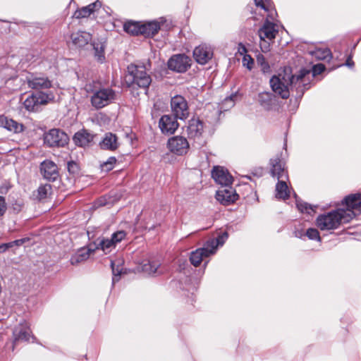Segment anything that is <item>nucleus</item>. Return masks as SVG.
<instances>
[{
  "label": "nucleus",
  "mask_w": 361,
  "mask_h": 361,
  "mask_svg": "<svg viewBox=\"0 0 361 361\" xmlns=\"http://www.w3.org/2000/svg\"><path fill=\"white\" fill-rule=\"evenodd\" d=\"M91 250L82 247L78 250L73 255H72L70 262L72 265H77L87 260L90 255Z\"/></svg>",
  "instance_id": "28"
},
{
  "label": "nucleus",
  "mask_w": 361,
  "mask_h": 361,
  "mask_svg": "<svg viewBox=\"0 0 361 361\" xmlns=\"http://www.w3.org/2000/svg\"><path fill=\"white\" fill-rule=\"evenodd\" d=\"M141 28L142 24H140L138 22L129 21L123 25L124 30L133 35H141Z\"/></svg>",
  "instance_id": "34"
},
{
  "label": "nucleus",
  "mask_w": 361,
  "mask_h": 361,
  "mask_svg": "<svg viewBox=\"0 0 361 361\" xmlns=\"http://www.w3.org/2000/svg\"><path fill=\"white\" fill-rule=\"evenodd\" d=\"M345 65L346 66L349 67V68H352V67H353V66H354V62H353V61L352 60V58H351V56H350L348 57V59H347V60H346V61H345Z\"/></svg>",
  "instance_id": "53"
},
{
  "label": "nucleus",
  "mask_w": 361,
  "mask_h": 361,
  "mask_svg": "<svg viewBox=\"0 0 361 361\" xmlns=\"http://www.w3.org/2000/svg\"><path fill=\"white\" fill-rule=\"evenodd\" d=\"M151 66L149 60L141 64L129 65L127 68L128 74L126 77L128 85L133 87L137 85L143 89L148 88L152 82V78L147 71H150Z\"/></svg>",
  "instance_id": "3"
},
{
  "label": "nucleus",
  "mask_w": 361,
  "mask_h": 361,
  "mask_svg": "<svg viewBox=\"0 0 361 361\" xmlns=\"http://www.w3.org/2000/svg\"><path fill=\"white\" fill-rule=\"evenodd\" d=\"M71 39L74 46L82 48L92 40V35L85 31H78L71 34Z\"/></svg>",
  "instance_id": "18"
},
{
  "label": "nucleus",
  "mask_w": 361,
  "mask_h": 361,
  "mask_svg": "<svg viewBox=\"0 0 361 361\" xmlns=\"http://www.w3.org/2000/svg\"><path fill=\"white\" fill-rule=\"evenodd\" d=\"M295 198H297L296 195L295 194ZM296 206L298 210L302 213H307L308 214H312V213H314V209L316 208V206H312L311 204H309L307 202L298 200L296 199Z\"/></svg>",
  "instance_id": "38"
},
{
  "label": "nucleus",
  "mask_w": 361,
  "mask_h": 361,
  "mask_svg": "<svg viewBox=\"0 0 361 361\" xmlns=\"http://www.w3.org/2000/svg\"><path fill=\"white\" fill-rule=\"evenodd\" d=\"M213 56V51L210 47L205 44L200 45L193 51V56L195 61L201 64H206Z\"/></svg>",
  "instance_id": "15"
},
{
  "label": "nucleus",
  "mask_w": 361,
  "mask_h": 361,
  "mask_svg": "<svg viewBox=\"0 0 361 361\" xmlns=\"http://www.w3.org/2000/svg\"><path fill=\"white\" fill-rule=\"evenodd\" d=\"M141 35L149 37L154 36L160 30V25L157 21L142 24Z\"/></svg>",
  "instance_id": "30"
},
{
  "label": "nucleus",
  "mask_w": 361,
  "mask_h": 361,
  "mask_svg": "<svg viewBox=\"0 0 361 361\" xmlns=\"http://www.w3.org/2000/svg\"><path fill=\"white\" fill-rule=\"evenodd\" d=\"M212 176L216 183L228 187L233 183V177L227 169L222 166H214L212 171Z\"/></svg>",
  "instance_id": "10"
},
{
  "label": "nucleus",
  "mask_w": 361,
  "mask_h": 361,
  "mask_svg": "<svg viewBox=\"0 0 361 361\" xmlns=\"http://www.w3.org/2000/svg\"><path fill=\"white\" fill-rule=\"evenodd\" d=\"M68 141V135L59 129H51L44 136V142L49 147H63Z\"/></svg>",
  "instance_id": "5"
},
{
  "label": "nucleus",
  "mask_w": 361,
  "mask_h": 361,
  "mask_svg": "<svg viewBox=\"0 0 361 361\" xmlns=\"http://www.w3.org/2000/svg\"><path fill=\"white\" fill-rule=\"evenodd\" d=\"M210 252H212L211 249L205 243L203 247L198 248L195 251L191 252L190 257L191 264L195 267H198L201 264L204 257L214 255V253H210Z\"/></svg>",
  "instance_id": "16"
},
{
  "label": "nucleus",
  "mask_w": 361,
  "mask_h": 361,
  "mask_svg": "<svg viewBox=\"0 0 361 361\" xmlns=\"http://www.w3.org/2000/svg\"><path fill=\"white\" fill-rule=\"evenodd\" d=\"M100 147L103 149L114 151L118 147V138L115 134L106 133L102 140L99 142Z\"/></svg>",
  "instance_id": "24"
},
{
  "label": "nucleus",
  "mask_w": 361,
  "mask_h": 361,
  "mask_svg": "<svg viewBox=\"0 0 361 361\" xmlns=\"http://www.w3.org/2000/svg\"><path fill=\"white\" fill-rule=\"evenodd\" d=\"M116 247L111 238H102L100 240L97 248H100L105 254L109 253Z\"/></svg>",
  "instance_id": "35"
},
{
  "label": "nucleus",
  "mask_w": 361,
  "mask_h": 361,
  "mask_svg": "<svg viewBox=\"0 0 361 361\" xmlns=\"http://www.w3.org/2000/svg\"><path fill=\"white\" fill-rule=\"evenodd\" d=\"M356 214L350 210L338 208L317 216V226L322 231L334 230L342 224L350 222Z\"/></svg>",
  "instance_id": "2"
},
{
  "label": "nucleus",
  "mask_w": 361,
  "mask_h": 361,
  "mask_svg": "<svg viewBox=\"0 0 361 361\" xmlns=\"http://www.w3.org/2000/svg\"><path fill=\"white\" fill-rule=\"evenodd\" d=\"M310 71L301 69L298 74L293 75L290 68H285L278 75H274L270 80L272 90L283 99L290 96V90H295L297 97H302L305 91L310 87Z\"/></svg>",
  "instance_id": "1"
},
{
  "label": "nucleus",
  "mask_w": 361,
  "mask_h": 361,
  "mask_svg": "<svg viewBox=\"0 0 361 361\" xmlns=\"http://www.w3.org/2000/svg\"><path fill=\"white\" fill-rule=\"evenodd\" d=\"M117 99L115 90L111 87H100L92 91L90 96L91 105L96 109H101L112 103Z\"/></svg>",
  "instance_id": "4"
},
{
  "label": "nucleus",
  "mask_w": 361,
  "mask_h": 361,
  "mask_svg": "<svg viewBox=\"0 0 361 361\" xmlns=\"http://www.w3.org/2000/svg\"><path fill=\"white\" fill-rule=\"evenodd\" d=\"M6 210V205L4 197L0 196V216H2Z\"/></svg>",
  "instance_id": "50"
},
{
  "label": "nucleus",
  "mask_w": 361,
  "mask_h": 361,
  "mask_svg": "<svg viewBox=\"0 0 361 361\" xmlns=\"http://www.w3.org/2000/svg\"><path fill=\"white\" fill-rule=\"evenodd\" d=\"M106 204H107V202L106 201L105 198L99 199L97 201V204L99 206H104Z\"/></svg>",
  "instance_id": "54"
},
{
  "label": "nucleus",
  "mask_w": 361,
  "mask_h": 361,
  "mask_svg": "<svg viewBox=\"0 0 361 361\" xmlns=\"http://www.w3.org/2000/svg\"><path fill=\"white\" fill-rule=\"evenodd\" d=\"M271 162V175L277 179H288L287 171L285 170L284 164L279 158L272 159Z\"/></svg>",
  "instance_id": "17"
},
{
  "label": "nucleus",
  "mask_w": 361,
  "mask_h": 361,
  "mask_svg": "<svg viewBox=\"0 0 361 361\" xmlns=\"http://www.w3.org/2000/svg\"><path fill=\"white\" fill-rule=\"evenodd\" d=\"M168 147L171 152L183 155L188 152L189 143L184 137L174 136L169 140Z\"/></svg>",
  "instance_id": "9"
},
{
  "label": "nucleus",
  "mask_w": 361,
  "mask_h": 361,
  "mask_svg": "<svg viewBox=\"0 0 361 361\" xmlns=\"http://www.w3.org/2000/svg\"><path fill=\"white\" fill-rule=\"evenodd\" d=\"M228 238L226 231L222 232L216 238H212L206 242L207 246L211 249L210 253H215L219 245H223Z\"/></svg>",
  "instance_id": "29"
},
{
  "label": "nucleus",
  "mask_w": 361,
  "mask_h": 361,
  "mask_svg": "<svg viewBox=\"0 0 361 361\" xmlns=\"http://www.w3.org/2000/svg\"><path fill=\"white\" fill-rule=\"evenodd\" d=\"M116 163V159L114 157H109L106 161L101 164L102 171H109L112 170Z\"/></svg>",
  "instance_id": "41"
},
{
  "label": "nucleus",
  "mask_w": 361,
  "mask_h": 361,
  "mask_svg": "<svg viewBox=\"0 0 361 361\" xmlns=\"http://www.w3.org/2000/svg\"><path fill=\"white\" fill-rule=\"evenodd\" d=\"M257 62L262 67L264 73L269 70V63L266 61L264 56L262 54H258L257 56Z\"/></svg>",
  "instance_id": "44"
},
{
  "label": "nucleus",
  "mask_w": 361,
  "mask_h": 361,
  "mask_svg": "<svg viewBox=\"0 0 361 361\" xmlns=\"http://www.w3.org/2000/svg\"><path fill=\"white\" fill-rule=\"evenodd\" d=\"M325 70V66L324 64L318 63L317 65H314L312 67V76H315L317 75L321 74Z\"/></svg>",
  "instance_id": "46"
},
{
  "label": "nucleus",
  "mask_w": 361,
  "mask_h": 361,
  "mask_svg": "<svg viewBox=\"0 0 361 361\" xmlns=\"http://www.w3.org/2000/svg\"><path fill=\"white\" fill-rule=\"evenodd\" d=\"M243 66L246 67L249 71L253 68L254 59L249 54H245L243 58Z\"/></svg>",
  "instance_id": "45"
},
{
  "label": "nucleus",
  "mask_w": 361,
  "mask_h": 361,
  "mask_svg": "<svg viewBox=\"0 0 361 361\" xmlns=\"http://www.w3.org/2000/svg\"><path fill=\"white\" fill-rule=\"evenodd\" d=\"M273 94L271 92H264L258 94V102L260 105L265 109H271L273 102Z\"/></svg>",
  "instance_id": "32"
},
{
  "label": "nucleus",
  "mask_w": 361,
  "mask_h": 361,
  "mask_svg": "<svg viewBox=\"0 0 361 361\" xmlns=\"http://www.w3.org/2000/svg\"><path fill=\"white\" fill-rule=\"evenodd\" d=\"M242 49L243 51H246V48L244 46H242Z\"/></svg>",
  "instance_id": "56"
},
{
  "label": "nucleus",
  "mask_w": 361,
  "mask_h": 361,
  "mask_svg": "<svg viewBox=\"0 0 361 361\" xmlns=\"http://www.w3.org/2000/svg\"><path fill=\"white\" fill-rule=\"evenodd\" d=\"M278 33L276 24L266 19L262 26L258 30V35L260 40L268 39L272 41L275 39Z\"/></svg>",
  "instance_id": "13"
},
{
  "label": "nucleus",
  "mask_w": 361,
  "mask_h": 361,
  "mask_svg": "<svg viewBox=\"0 0 361 361\" xmlns=\"http://www.w3.org/2000/svg\"><path fill=\"white\" fill-rule=\"evenodd\" d=\"M255 5L257 7H260L264 9L265 11L268 12L267 17L266 19L274 20L275 16H276V12L272 9V4L271 0H254Z\"/></svg>",
  "instance_id": "31"
},
{
  "label": "nucleus",
  "mask_w": 361,
  "mask_h": 361,
  "mask_svg": "<svg viewBox=\"0 0 361 361\" xmlns=\"http://www.w3.org/2000/svg\"><path fill=\"white\" fill-rule=\"evenodd\" d=\"M171 106L176 116L180 120H184L189 116V109L186 99L181 95H176L171 98Z\"/></svg>",
  "instance_id": "7"
},
{
  "label": "nucleus",
  "mask_w": 361,
  "mask_h": 361,
  "mask_svg": "<svg viewBox=\"0 0 361 361\" xmlns=\"http://www.w3.org/2000/svg\"><path fill=\"white\" fill-rule=\"evenodd\" d=\"M75 166H76V164L74 162H68V169L69 171H71L72 169H73V167H75Z\"/></svg>",
  "instance_id": "55"
},
{
  "label": "nucleus",
  "mask_w": 361,
  "mask_h": 361,
  "mask_svg": "<svg viewBox=\"0 0 361 361\" xmlns=\"http://www.w3.org/2000/svg\"><path fill=\"white\" fill-rule=\"evenodd\" d=\"M34 95L36 97L39 105L46 104L49 101L54 99L52 94L44 93L43 92H39L34 94Z\"/></svg>",
  "instance_id": "40"
},
{
  "label": "nucleus",
  "mask_w": 361,
  "mask_h": 361,
  "mask_svg": "<svg viewBox=\"0 0 361 361\" xmlns=\"http://www.w3.org/2000/svg\"><path fill=\"white\" fill-rule=\"evenodd\" d=\"M31 331L26 323L20 324L13 331V345L20 341H27L30 339Z\"/></svg>",
  "instance_id": "22"
},
{
  "label": "nucleus",
  "mask_w": 361,
  "mask_h": 361,
  "mask_svg": "<svg viewBox=\"0 0 361 361\" xmlns=\"http://www.w3.org/2000/svg\"><path fill=\"white\" fill-rule=\"evenodd\" d=\"M238 197V195L230 186L219 189L216 191V199L223 205H229L235 202Z\"/></svg>",
  "instance_id": "11"
},
{
  "label": "nucleus",
  "mask_w": 361,
  "mask_h": 361,
  "mask_svg": "<svg viewBox=\"0 0 361 361\" xmlns=\"http://www.w3.org/2000/svg\"><path fill=\"white\" fill-rule=\"evenodd\" d=\"M160 263L157 261H145L141 265L142 271L147 274H160L162 273V269L160 268Z\"/></svg>",
  "instance_id": "26"
},
{
  "label": "nucleus",
  "mask_w": 361,
  "mask_h": 361,
  "mask_svg": "<svg viewBox=\"0 0 361 361\" xmlns=\"http://www.w3.org/2000/svg\"><path fill=\"white\" fill-rule=\"evenodd\" d=\"M260 49L262 52L267 53L270 51V44L268 39L260 40Z\"/></svg>",
  "instance_id": "48"
},
{
  "label": "nucleus",
  "mask_w": 361,
  "mask_h": 361,
  "mask_svg": "<svg viewBox=\"0 0 361 361\" xmlns=\"http://www.w3.org/2000/svg\"><path fill=\"white\" fill-rule=\"evenodd\" d=\"M343 204L345 205V210H350L355 214V209L361 208V193L352 194L347 196L343 200Z\"/></svg>",
  "instance_id": "23"
},
{
  "label": "nucleus",
  "mask_w": 361,
  "mask_h": 361,
  "mask_svg": "<svg viewBox=\"0 0 361 361\" xmlns=\"http://www.w3.org/2000/svg\"><path fill=\"white\" fill-rule=\"evenodd\" d=\"M13 247L12 243L11 242L7 243L0 244V252H4L9 248Z\"/></svg>",
  "instance_id": "51"
},
{
  "label": "nucleus",
  "mask_w": 361,
  "mask_h": 361,
  "mask_svg": "<svg viewBox=\"0 0 361 361\" xmlns=\"http://www.w3.org/2000/svg\"><path fill=\"white\" fill-rule=\"evenodd\" d=\"M176 116L172 115H164L159 121V127L164 134H173L178 127Z\"/></svg>",
  "instance_id": "12"
},
{
  "label": "nucleus",
  "mask_w": 361,
  "mask_h": 361,
  "mask_svg": "<svg viewBox=\"0 0 361 361\" xmlns=\"http://www.w3.org/2000/svg\"><path fill=\"white\" fill-rule=\"evenodd\" d=\"M288 179H278L276 185V197L277 199L286 200L290 197V190L286 183Z\"/></svg>",
  "instance_id": "27"
},
{
  "label": "nucleus",
  "mask_w": 361,
  "mask_h": 361,
  "mask_svg": "<svg viewBox=\"0 0 361 361\" xmlns=\"http://www.w3.org/2000/svg\"><path fill=\"white\" fill-rule=\"evenodd\" d=\"M25 241V239H18V240H16L14 241H12L11 242L12 243V246H20L21 245H23V243Z\"/></svg>",
  "instance_id": "52"
},
{
  "label": "nucleus",
  "mask_w": 361,
  "mask_h": 361,
  "mask_svg": "<svg viewBox=\"0 0 361 361\" xmlns=\"http://www.w3.org/2000/svg\"><path fill=\"white\" fill-rule=\"evenodd\" d=\"M111 268H112V272H113V278H112V283L113 284L118 281L119 280V276L121 275V271H119L118 269H115L114 268V263L111 262Z\"/></svg>",
  "instance_id": "47"
},
{
  "label": "nucleus",
  "mask_w": 361,
  "mask_h": 361,
  "mask_svg": "<svg viewBox=\"0 0 361 361\" xmlns=\"http://www.w3.org/2000/svg\"><path fill=\"white\" fill-rule=\"evenodd\" d=\"M93 47V49L94 51V57L97 61L99 63H103L105 61L104 56V48L105 46L104 43L100 42H94L92 44Z\"/></svg>",
  "instance_id": "33"
},
{
  "label": "nucleus",
  "mask_w": 361,
  "mask_h": 361,
  "mask_svg": "<svg viewBox=\"0 0 361 361\" xmlns=\"http://www.w3.org/2000/svg\"><path fill=\"white\" fill-rule=\"evenodd\" d=\"M126 237V233L124 231H118L111 235V239L116 245Z\"/></svg>",
  "instance_id": "43"
},
{
  "label": "nucleus",
  "mask_w": 361,
  "mask_h": 361,
  "mask_svg": "<svg viewBox=\"0 0 361 361\" xmlns=\"http://www.w3.org/2000/svg\"><path fill=\"white\" fill-rule=\"evenodd\" d=\"M236 97L235 94L231 95L230 97H226L224 100V104H226L227 108H230L234 106V98Z\"/></svg>",
  "instance_id": "49"
},
{
  "label": "nucleus",
  "mask_w": 361,
  "mask_h": 361,
  "mask_svg": "<svg viewBox=\"0 0 361 361\" xmlns=\"http://www.w3.org/2000/svg\"><path fill=\"white\" fill-rule=\"evenodd\" d=\"M305 235L310 240H315L317 241H321L319 233L318 230L316 228H308L305 232Z\"/></svg>",
  "instance_id": "42"
},
{
  "label": "nucleus",
  "mask_w": 361,
  "mask_h": 361,
  "mask_svg": "<svg viewBox=\"0 0 361 361\" xmlns=\"http://www.w3.org/2000/svg\"><path fill=\"white\" fill-rule=\"evenodd\" d=\"M51 185L50 184H44L39 186L37 190V198L39 200H44L47 197V195L51 193Z\"/></svg>",
  "instance_id": "39"
},
{
  "label": "nucleus",
  "mask_w": 361,
  "mask_h": 361,
  "mask_svg": "<svg viewBox=\"0 0 361 361\" xmlns=\"http://www.w3.org/2000/svg\"><path fill=\"white\" fill-rule=\"evenodd\" d=\"M311 54L318 60H326L331 58V52L329 49H316Z\"/></svg>",
  "instance_id": "37"
},
{
  "label": "nucleus",
  "mask_w": 361,
  "mask_h": 361,
  "mask_svg": "<svg viewBox=\"0 0 361 361\" xmlns=\"http://www.w3.org/2000/svg\"><path fill=\"white\" fill-rule=\"evenodd\" d=\"M40 173L44 179L49 181H55L59 176V168L51 160L43 161L39 166Z\"/></svg>",
  "instance_id": "8"
},
{
  "label": "nucleus",
  "mask_w": 361,
  "mask_h": 361,
  "mask_svg": "<svg viewBox=\"0 0 361 361\" xmlns=\"http://www.w3.org/2000/svg\"><path fill=\"white\" fill-rule=\"evenodd\" d=\"M26 82L29 87L37 90L49 89L51 87V81L44 76L31 74L26 77Z\"/></svg>",
  "instance_id": "14"
},
{
  "label": "nucleus",
  "mask_w": 361,
  "mask_h": 361,
  "mask_svg": "<svg viewBox=\"0 0 361 361\" xmlns=\"http://www.w3.org/2000/svg\"><path fill=\"white\" fill-rule=\"evenodd\" d=\"M191 59L184 54H175L168 61V68L177 73H185L191 66Z\"/></svg>",
  "instance_id": "6"
},
{
  "label": "nucleus",
  "mask_w": 361,
  "mask_h": 361,
  "mask_svg": "<svg viewBox=\"0 0 361 361\" xmlns=\"http://www.w3.org/2000/svg\"><path fill=\"white\" fill-rule=\"evenodd\" d=\"M102 6V3L99 1H96L94 3L89 4L87 6L82 7L75 11L73 16L75 18H84L90 16L94 11L99 9Z\"/></svg>",
  "instance_id": "21"
},
{
  "label": "nucleus",
  "mask_w": 361,
  "mask_h": 361,
  "mask_svg": "<svg viewBox=\"0 0 361 361\" xmlns=\"http://www.w3.org/2000/svg\"><path fill=\"white\" fill-rule=\"evenodd\" d=\"M202 132L203 123L200 120L197 118L190 120L188 126H187V133L190 138H199Z\"/></svg>",
  "instance_id": "20"
},
{
  "label": "nucleus",
  "mask_w": 361,
  "mask_h": 361,
  "mask_svg": "<svg viewBox=\"0 0 361 361\" xmlns=\"http://www.w3.org/2000/svg\"><path fill=\"white\" fill-rule=\"evenodd\" d=\"M93 135L85 130L77 132L73 136L75 144L80 147L87 146L92 140Z\"/></svg>",
  "instance_id": "25"
},
{
  "label": "nucleus",
  "mask_w": 361,
  "mask_h": 361,
  "mask_svg": "<svg viewBox=\"0 0 361 361\" xmlns=\"http://www.w3.org/2000/svg\"><path fill=\"white\" fill-rule=\"evenodd\" d=\"M23 105L25 108L29 111H37L39 106L36 97H35L34 94L27 97V98L24 101Z\"/></svg>",
  "instance_id": "36"
},
{
  "label": "nucleus",
  "mask_w": 361,
  "mask_h": 361,
  "mask_svg": "<svg viewBox=\"0 0 361 361\" xmlns=\"http://www.w3.org/2000/svg\"><path fill=\"white\" fill-rule=\"evenodd\" d=\"M0 127L4 128L14 133H19L23 130V125L22 123L12 118H8L4 115L0 116Z\"/></svg>",
  "instance_id": "19"
}]
</instances>
